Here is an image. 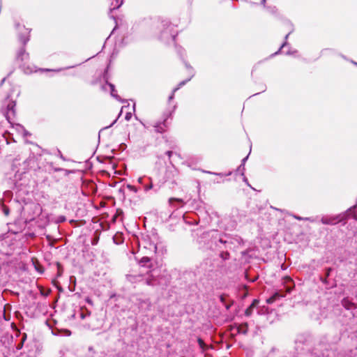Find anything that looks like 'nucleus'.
Segmentation results:
<instances>
[{
  "label": "nucleus",
  "mask_w": 357,
  "mask_h": 357,
  "mask_svg": "<svg viewBox=\"0 0 357 357\" xmlns=\"http://www.w3.org/2000/svg\"><path fill=\"white\" fill-rule=\"evenodd\" d=\"M341 215L324 216L321 218V222L324 225H335L342 221Z\"/></svg>",
  "instance_id": "1"
},
{
  "label": "nucleus",
  "mask_w": 357,
  "mask_h": 357,
  "mask_svg": "<svg viewBox=\"0 0 357 357\" xmlns=\"http://www.w3.org/2000/svg\"><path fill=\"white\" fill-rule=\"evenodd\" d=\"M109 87L110 88V91H111V96L114 98H115L116 100H118L119 101L121 102H124L125 100H122L116 93V90H115V88H114V86L112 84H108Z\"/></svg>",
  "instance_id": "2"
},
{
  "label": "nucleus",
  "mask_w": 357,
  "mask_h": 357,
  "mask_svg": "<svg viewBox=\"0 0 357 357\" xmlns=\"http://www.w3.org/2000/svg\"><path fill=\"white\" fill-rule=\"evenodd\" d=\"M342 304L347 310H351L353 307H354V304L351 303L347 298H345L342 300Z\"/></svg>",
  "instance_id": "3"
},
{
  "label": "nucleus",
  "mask_w": 357,
  "mask_h": 357,
  "mask_svg": "<svg viewBox=\"0 0 357 357\" xmlns=\"http://www.w3.org/2000/svg\"><path fill=\"white\" fill-rule=\"evenodd\" d=\"M347 215L352 216L354 219L357 220V205L347 211Z\"/></svg>",
  "instance_id": "4"
},
{
  "label": "nucleus",
  "mask_w": 357,
  "mask_h": 357,
  "mask_svg": "<svg viewBox=\"0 0 357 357\" xmlns=\"http://www.w3.org/2000/svg\"><path fill=\"white\" fill-rule=\"evenodd\" d=\"M258 300H254L250 306L245 310V314L248 316L250 315L252 313V308L255 307L258 304Z\"/></svg>",
  "instance_id": "5"
},
{
  "label": "nucleus",
  "mask_w": 357,
  "mask_h": 357,
  "mask_svg": "<svg viewBox=\"0 0 357 357\" xmlns=\"http://www.w3.org/2000/svg\"><path fill=\"white\" fill-rule=\"evenodd\" d=\"M165 123H159L158 125L155 126V131L160 133H162L165 132Z\"/></svg>",
  "instance_id": "6"
},
{
  "label": "nucleus",
  "mask_w": 357,
  "mask_h": 357,
  "mask_svg": "<svg viewBox=\"0 0 357 357\" xmlns=\"http://www.w3.org/2000/svg\"><path fill=\"white\" fill-rule=\"evenodd\" d=\"M123 3V1L121 0V1L119 2V0H112V6H113V9H115V8H119L121 4Z\"/></svg>",
  "instance_id": "7"
},
{
  "label": "nucleus",
  "mask_w": 357,
  "mask_h": 357,
  "mask_svg": "<svg viewBox=\"0 0 357 357\" xmlns=\"http://www.w3.org/2000/svg\"><path fill=\"white\" fill-rule=\"evenodd\" d=\"M278 296H279V294L275 293L274 295H273L271 297H270L269 298H268L266 300V303L268 304L273 303Z\"/></svg>",
  "instance_id": "8"
},
{
  "label": "nucleus",
  "mask_w": 357,
  "mask_h": 357,
  "mask_svg": "<svg viewBox=\"0 0 357 357\" xmlns=\"http://www.w3.org/2000/svg\"><path fill=\"white\" fill-rule=\"evenodd\" d=\"M186 81H183L179 83L178 86L173 90L172 94L169 96V100L173 99L174 93L178 90V89L185 84Z\"/></svg>",
  "instance_id": "9"
},
{
  "label": "nucleus",
  "mask_w": 357,
  "mask_h": 357,
  "mask_svg": "<svg viewBox=\"0 0 357 357\" xmlns=\"http://www.w3.org/2000/svg\"><path fill=\"white\" fill-rule=\"evenodd\" d=\"M181 202L182 203L183 202V200L181 199H176V198H170L169 200V202L171 205H173V202Z\"/></svg>",
  "instance_id": "10"
},
{
  "label": "nucleus",
  "mask_w": 357,
  "mask_h": 357,
  "mask_svg": "<svg viewBox=\"0 0 357 357\" xmlns=\"http://www.w3.org/2000/svg\"><path fill=\"white\" fill-rule=\"evenodd\" d=\"M127 188L129 189L130 190L134 192H137V189L135 186H133V185H127Z\"/></svg>",
  "instance_id": "11"
},
{
  "label": "nucleus",
  "mask_w": 357,
  "mask_h": 357,
  "mask_svg": "<svg viewBox=\"0 0 357 357\" xmlns=\"http://www.w3.org/2000/svg\"><path fill=\"white\" fill-rule=\"evenodd\" d=\"M198 344L199 345V347L202 348V349H204L205 347V344L204 342V341L202 340V339H198Z\"/></svg>",
  "instance_id": "12"
},
{
  "label": "nucleus",
  "mask_w": 357,
  "mask_h": 357,
  "mask_svg": "<svg viewBox=\"0 0 357 357\" xmlns=\"http://www.w3.org/2000/svg\"><path fill=\"white\" fill-rule=\"evenodd\" d=\"M10 235H13V234H3L2 236H0L1 240H6L9 237Z\"/></svg>",
  "instance_id": "13"
},
{
  "label": "nucleus",
  "mask_w": 357,
  "mask_h": 357,
  "mask_svg": "<svg viewBox=\"0 0 357 357\" xmlns=\"http://www.w3.org/2000/svg\"><path fill=\"white\" fill-rule=\"evenodd\" d=\"M152 188H153V185L151 183L149 185H146L144 186V190L145 191H149V190L152 189Z\"/></svg>",
  "instance_id": "14"
},
{
  "label": "nucleus",
  "mask_w": 357,
  "mask_h": 357,
  "mask_svg": "<svg viewBox=\"0 0 357 357\" xmlns=\"http://www.w3.org/2000/svg\"><path fill=\"white\" fill-rule=\"evenodd\" d=\"M132 117V114L131 112H128L126 113V116H125V119L127 120V121H129Z\"/></svg>",
  "instance_id": "15"
},
{
  "label": "nucleus",
  "mask_w": 357,
  "mask_h": 357,
  "mask_svg": "<svg viewBox=\"0 0 357 357\" xmlns=\"http://www.w3.org/2000/svg\"><path fill=\"white\" fill-rule=\"evenodd\" d=\"M3 213L6 215H8L9 214V210L6 206H3Z\"/></svg>",
  "instance_id": "16"
},
{
  "label": "nucleus",
  "mask_w": 357,
  "mask_h": 357,
  "mask_svg": "<svg viewBox=\"0 0 357 357\" xmlns=\"http://www.w3.org/2000/svg\"><path fill=\"white\" fill-rule=\"evenodd\" d=\"M248 158V156H246L245 158H244L242 160V164H241V165L240 166V167H241V166H243V167H244L245 163V162H246V160H247Z\"/></svg>",
  "instance_id": "17"
},
{
  "label": "nucleus",
  "mask_w": 357,
  "mask_h": 357,
  "mask_svg": "<svg viewBox=\"0 0 357 357\" xmlns=\"http://www.w3.org/2000/svg\"><path fill=\"white\" fill-rule=\"evenodd\" d=\"M21 40L24 43H25L29 40V38L27 37H24V38H22Z\"/></svg>",
  "instance_id": "18"
},
{
  "label": "nucleus",
  "mask_w": 357,
  "mask_h": 357,
  "mask_svg": "<svg viewBox=\"0 0 357 357\" xmlns=\"http://www.w3.org/2000/svg\"><path fill=\"white\" fill-rule=\"evenodd\" d=\"M142 180H143L142 177H139V178H138V183H142Z\"/></svg>",
  "instance_id": "19"
},
{
  "label": "nucleus",
  "mask_w": 357,
  "mask_h": 357,
  "mask_svg": "<svg viewBox=\"0 0 357 357\" xmlns=\"http://www.w3.org/2000/svg\"><path fill=\"white\" fill-rule=\"evenodd\" d=\"M243 181H244L245 183H246L248 185V179H247V178L244 177V178H243Z\"/></svg>",
  "instance_id": "20"
},
{
  "label": "nucleus",
  "mask_w": 357,
  "mask_h": 357,
  "mask_svg": "<svg viewBox=\"0 0 357 357\" xmlns=\"http://www.w3.org/2000/svg\"><path fill=\"white\" fill-rule=\"evenodd\" d=\"M27 55H26L25 54H23L22 55V60H24V57H26Z\"/></svg>",
  "instance_id": "21"
},
{
  "label": "nucleus",
  "mask_w": 357,
  "mask_h": 357,
  "mask_svg": "<svg viewBox=\"0 0 357 357\" xmlns=\"http://www.w3.org/2000/svg\"><path fill=\"white\" fill-rule=\"evenodd\" d=\"M143 261H149V258L146 257V258H143Z\"/></svg>",
  "instance_id": "22"
},
{
  "label": "nucleus",
  "mask_w": 357,
  "mask_h": 357,
  "mask_svg": "<svg viewBox=\"0 0 357 357\" xmlns=\"http://www.w3.org/2000/svg\"><path fill=\"white\" fill-rule=\"evenodd\" d=\"M125 107H126V106H123V107H121V112H120L119 116L121 115V112H122V111H123V108H125Z\"/></svg>",
  "instance_id": "23"
},
{
  "label": "nucleus",
  "mask_w": 357,
  "mask_h": 357,
  "mask_svg": "<svg viewBox=\"0 0 357 357\" xmlns=\"http://www.w3.org/2000/svg\"><path fill=\"white\" fill-rule=\"evenodd\" d=\"M295 218H296L297 220H301V218L297 216H295Z\"/></svg>",
  "instance_id": "24"
},
{
  "label": "nucleus",
  "mask_w": 357,
  "mask_h": 357,
  "mask_svg": "<svg viewBox=\"0 0 357 357\" xmlns=\"http://www.w3.org/2000/svg\"><path fill=\"white\" fill-rule=\"evenodd\" d=\"M135 104L134 103V105H133V110H135Z\"/></svg>",
  "instance_id": "25"
},
{
  "label": "nucleus",
  "mask_w": 357,
  "mask_h": 357,
  "mask_svg": "<svg viewBox=\"0 0 357 357\" xmlns=\"http://www.w3.org/2000/svg\"><path fill=\"white\" fill-rule=\"evenodd\" d=\"M265 1H266V0H262V2H261V3H262L263 4H264V3H265Z\"/></svg>",
  "instance_id": "26"
},
{
  "label": "nucleus",
  "mask_w": 357,
  "mask_h": 357,
  "mask_svg": "<svg viewBox=\"0 0 357 357\" xmlns=\"http://www.w3.org/2000/svg\"><path fill=\"white\" fill-rule=\"evenodd\" d=\"M207 172V173H208V174H213V173H212V172Z\"/></svg>",
  "instance_id": "27"
},
{
  "label": "nucleus",
  "mask_w": 357,
  "mask_h": 357,
  "mask_svg": "<svg viewBox=\"0 0 357 357\" xmlns=\"http://www.w3.org/2000/svg\"><path fill=\"white\" fill-rule=\"evenodd\" d=\"M354 64L357 66V63H354Z\"/></svg>",
  "instance_id": "28"
}]
</instances>
